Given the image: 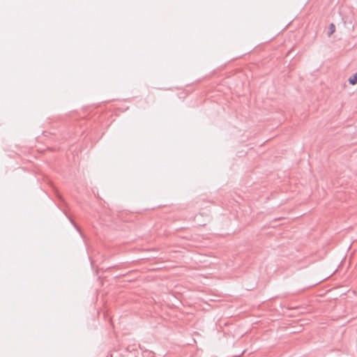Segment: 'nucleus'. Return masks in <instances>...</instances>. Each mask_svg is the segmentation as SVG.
I'll return each mask as SVG.
<instances>
[{
	"label": "nucleus",
	"instance_id": "nucleus-1",
	"mask_svg": "<svg viewBox=\"0 0 357 357\" xmlns=\"http://www.w3.org/2000/svg\"><path fill=\"white\" fill-rule=\"evenodd\" d=\"M349 83L351 85L357 84V73L349 78Z\"/></svg>",
	"mask_w": 357,
	"mask_h": 357
},
{
	"label": "nucleus",
	"instance_id": "nucleus-2",
	"mask_svg": "<svg viewBox=\"0 0 357 357\" xmlns=\"http://www.w3.org/2000/svg\"><path fill=\"white\" fill-rule=\"evenodd\" d=\"M335 31V25L332 23L329 25V33H328V36H330L331 34H333Z\"/></svg>",
	"mask_w": 357,
	"mask_h": 357
}]
</instances>
